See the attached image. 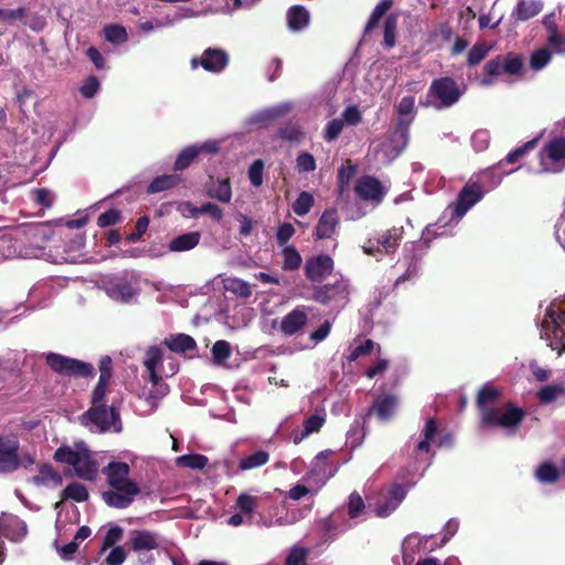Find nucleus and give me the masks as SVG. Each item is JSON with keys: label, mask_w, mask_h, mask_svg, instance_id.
I'll list each match as a JSON object with an SVG mask.
<instances>
[{"label": "nucleus", "mask_w": 565, "mask_h": 565, "mask_svg": "<svg viewBox=\"0 0 565 565\" xmlns=\"http://www.w3.org/2000/svg\"><path fill=\"white\" fill-rule=\"evenodd\" d=\"M365 512V503L362 497L356 492H352L348 500V514L351 519L361 518Z\"/></svg>", "instance_id": "5fc2aeb1"}, {"label": "nucleus", "mask_w": 565, "mask_h": 565, "mask_svg": "<svg viewBox=\"0 0 565 565\" xmlns=\"http://www.w3.org/2000/svg\"><path fill=\"white\" fill-rule=\"evenodd\" d=\"M462 90L450 77L435 79L429 88L430 105L440 110L455 105L461 97Z\"/></svg>", "instance_id": "0eeeda50"}, {"label": "nucleus", "mask_w": 565, "mask_h": 565, "mask_svg": "<svg viewBox=\"0 0 565 565\" xmlns=\"http://www.w3.org/2000/svg\"><path fill=\"white\" fill-rule=\"evenodd\" d=\"M278 135L281 139L291 142L300 141L302 138L301 128L296 124H288L285 127L280 128Z\"/></svg>", "instance_id": "680f3d73"}, {"label": "nucleus", "mask_w": 565, "mask_h": 565, "mask_svg": "<svg viewBox=\"0 0 565 565\" xmlns=\"http://www.w3.org/2000/svg\"><path fill=\"white\" fill-rule=\"evenodd\" d=\"M316 159L309 152H300L296 159V168L299 172H311L316 170Z\"/></svg>", "instance_id": "052dcab7"}, {"label": "nucleus", "mask_w": 565, "mask_h": 565, "mask_svg": "<svg viewBox=\"0 0 565 565\" xmlns=\"http://www.w3.org/2000/svg\"><path fill=\"white\" fill-rule=\"evenodd\" d=\"M264 162L260 159L255 160L248 169V179L250 183L258 188L263 184Z\"/></svg>", "instance_id": "e2e57ef3"}, {"label": "nucleus", "mask_w": 565, "mask_h": 565, "mask_svg": "<svg viewBox=\"0 0 565 565\" xmlns=\"http://www.w3.org/2000/svg\"><path fill=\"white\" fill-rule=\"evenodd\" d=\"M201 234L199 232H189L172 238L168 248L171 252L181 253L193 249L200 243Z\"/></svg>", "instance_id": "c756f323"}, {"label": "nucleus", "mask_w": 565, "mask_h": 565, "mask_svg": "<svg viewBox=\"0 0 565 565\" xmlns=\"http://www.w3.org/2000/svg\"><path fill=\"white\" fill-rule=\"evenodd\" d=\"M163 540L156 533L148 530H134L129 534L130 548L139 554L137 565H153L152 556H142L146 552L162 547Z\"/></svg>", "instance_id": "1a4fd4ad"}, {"label": "nucleus", "mask_w": 565, "mask_h": 565, "mask_svg": "<svg viewBox=\"0 0 565 565\" xmlns=\"http://www.w3.org/2000/svg\"><path fill=\"white\" fill-rule=\"evenodd\" d=\"M103 32L106 41L110 43H125L128 40L126 29L118 24H108Z\"/></svg>", "instance_id": "603ef678"}, {"label": "nucleus", "mask_w": 565, "mask_h": 565, "mask_svg": "<svg viewBox=\"0 0 565 565\" xmlns=\"http://www.w3.org/2000/svg\"><path fill=\"white\" fill-rule=\"evenodd\" d=\"M53 459L72 469L74 476L85 481H94L99 473V462L84 440L62 444L53 454Z\"/></svg>", "instance_id": "f03ea898"}, {"label": "nucleus", "mask_w": 565, "mask_h": 565, "mask_svg": "<svg viewBox=\"0 0 565 565\" xmlns=\"http://www.w3.org/2000/svg\"><path fill=\"white\" fill-rule=\"evenodd\" d=\"M320 489L315 488V483L312 481H302L294 486L287 493V498L291 500H300L307 494H316Z\"/></svg>", "instance_id": "8fccbe9b"}, {"label": "nucleus", "mask_w": 565, "mask_h": 565, "mask_svg": "<svg viewBox=\"0 0 565 565\" xmlns=\"http://www.w3.org/2000/svg\"><path fill=\"white\" fill-rule=\"evenodd\" d=\"M535 477L541 483H553L558 479L559 471L555 465L544 462L536 468Z\"/></svg>", "instance_id": "49530a36"}, {"label": "nucleus", "mask_w": 565, "mask_h": 565, "mask_svg": "<svg viewBox=\"0 0 565 565\" xmlns=\"http://www.w3.org/2000/svg\"><path fill=\"white\" fill-rule=\"evenodd\" d=\"M308 320L303 308H296L282 317L280 321V331L286 335H292L298 332Z\"/></svg>", "instance_id": "cd10ccee"}, {"label": "nucleus", "mask_w": 565, "mask_h": 565, "mask_svg": "<svg viewBox=\"0 0 565 565\" xmlns=\"http://www.w3.org/2000/svg\"><path fill=\"white\" fill-rule=\"evenodd\" d=\"M164 344L173 352L184 353L196 347L194 339L188 334L179 333L166 338Z\"/></svg>", "instance_id": "f704fd0d"}, {"label": "nucleus", "mask_w": 565, "mask_h": 565, "mask_svg": "<svg viewBox=\"0 0 565 565\" xmlns=\"http://www.w3.org/2000/svg\"><path fill=\"white\" fill-rule=\"evenodd\" d=\"M541 338L558 354L565 351V296L546 306L541 319Z\"/></svg>", "instance_id": "20e7f679"}, {"label": "nucleus", "mask_w": 565, "mask_h": 565, "mask_svg": "<svg viewBox=\"0 0 565 565\" xmlns=\"http://www.w3.org/2000/svg\"><path fill=\"white\" fill-rule=\"evenodd\" d=\"M339 225L338 212L334 209L326 210L320 216L315 231L317 239L330 238Z\"/></svg>", "instance_id": "a878e982"}, {"label": "nucleus", "mask_w": 565, "mask_h": 565, "mask_svg": "<svg viewBox=\"0 0 565 565\" xmlns=\"http://www.w3.org/2000/svg\"><path fill=\"white\" fill-rule=\"evenodd\" d=\"M119 419L113 407L103 404L93 405L82 417V422L92 430L105 431L114 427Z\"/></svg>", "instance_id": "9b49d317"}, {"label": "nucleus", "mask_w": 565, "mask_h": 565, "mask_svg": "<svg viewBox=\"0 0 565 565\" xmlns=\"http://www.w3.org/2000/svg\"><path fill=\"white\" fill-rule=\"evenodd\" d=\"M100 83L95 76H89L85 79L83 85L79 88L81 94L85 98H92L96 95V93L99 90Z\"/></svg>", "instance_id": "338daca9"}, {"label": "nucleus", "mask_w": 565, "mask_h": 565, "mask_svg": "<svg viewBox=\"0 0 565 565\" xmlns=\"http://www.w3.org/2000/svg\"><path fill=\"white\" fill-rule=\"evenodd\" d=\"M181 178L177 174H163L157 177L148 186V193H158L179 184Z\"/></svg>", "instance_id": "58836bf2"}, {"label": "nucleus", "mask_w": 565, "mask_h": 565, "mask_svg": "<svg viewBox=\"0 0 565 565\" xmlns=\"http://www.w3.org/2000/svg\"><path fill=\"white\" fill-rule=\"evenodd\" d=\"M490 50L491 46L486 43L476 44L468 53V64L471 66L477 65L487 56Z\"/></svg>", "instance_id": "bf43d9fd"}, {"label": "nucleus", "mask_w": 565, "mask_h": 565, "mask_svg": "<svg viewBox=\"0 0 565 565\" xmlns=\"http://www.w3.org/2000/svg\"><path fill=\"white\" fill-rule=\"evenodd\" d=\"M179 466L191 469H203L207 463V458L203 455H183L177 458Z\"/></svg>", "instance_id": "4d7b16f0"}, {"label": "nucleus", "mask_w": 565, "mask_h": 565, "mask_svg": "<svg viewBox=\"0 0 565 565\" xmlns=\"http://www.w3.org/2000/svg\"><path fill=\"white\" fill-rule=\"evenodd\" d=\"M334 455L332 450L320 451L312 460L310 470L302 478V481H312L316 489H321L332 478L339 467L330 461Z\"/></svg>", "instance_id": "9d476101"}, {"label": "nucleus", "mask_w": 565, "mask_h": 565, "mask_svg": "<svg viewBox=\"0 0 565 565\" xmlns=\"http://www.w3.org/2000/svg\"><path fill=\"white\" fill-rule=\"evenodd\" d=\"M326 423V412L323 409L316 411L315 414L306 418L303 427L300 430L294 431L291 440L294 444H300L309 435L317 433Z\"/></svg>", "instance_id": "393cba45"}, {"label": "nucleus", "mask_w": 565, "mask_h": 565, "mask_svg": "<svg viewBox=\"0 0 565 565\" xmlns=\"http://www.w3.org/2000/svg\"><path fill=\"white\" fill-rule=\"evenodd\" d=\"M228 63V55L221 49H206L200 58H192V67H196L199 64L209 72L220 73Z\"/></svg>", "instance_id": "6ab92c4d"}, {"label": "nucleus", "mask_w": 565, "mask_h": 565, "mask_svg": "<svg viewBox=\"0 0 565 565\" xmlns=\"http://www.w3.org/2000/svg\"><path fill=\"white\" fill-rule=\"evenodd\" d=\"M490 142V134L486 129H479L471 136V143L476 151H483Z\"/></svg>", "instance_id": "69168bd1"}, {"label": "nucleus", "mask_w": 565, "mask_h": 565, "mask_svg": "<svg viewBox=\"0 0 565 565\" xmlns=\"http://www.w3.org/2000/svg\"><path fill=\"white\" fill-rule=\"evenodd\" d=\"M397 21L395 17H388L384 25V44L388 49L395 45Z\"/></svg>", "instance_id": "0e129e2a"}, {"label": "nucleus", "mask_w": 565, "mask_h": 565, "mask_svg": "<svg viewBox=\"0 0 565 565\" xmlns=\"http://www.w3.org/2000/svg\"><path fill=\"white\" fill-rule=\"evenodd\" d=\"M396 129L391 140L382 145V152L388 161L399 156L408 143V129L416 116L415 98L403 97L396 105Z\"/></svg>", "instance_id": "39448f33"}, {"label": "nucleus", "mask_w": 565, "mask_h": 565, "mask_svg": "<svg viewBox=\"0 0 565 565\" xmlns=\"http://www.w3.org/2000/svg\"><path fill=\"white\" fill-rule=\"evenodd\" d=\"M355 192L361 199L379 204L386 190L377 179L366 175L358 180Z\"/></svg>", "instance_id": "412c9836"}, {"label": "nucleus", "mask_w": 565, "mask_h": 565, "mask_svg": "<svg viewBox=\"0 0 565 565\" xmlns=\"http://www.w3.org/2000/svg\"><path fill=\"white\" fill-rule=\"evenodd\" d=\"M499 392L492 385H484L477 398L478 407L481 412V424L483 426H499L510 431L521 423L524 416L522 408L512 404H504L498 407H488V405L497 399Z\"/></svg>", "instance_id": "7ed1b4c3"}, {"label": "nucleus", "mask_w": 565, "mask_h": 565, "mask_svg": "<svg viewBox=\"0 0 565 565\" xmlns=\"http://www.w3.org/2000/svg\"><path fill=\"white\" fill-rule=\"evenodd\" d=\"M537 396L544 404L552 403L565 396V383L545 385L537 392Z\"/></svg>", "instance_id": "ea45409f"}, {"label": "nucleus", "mask_w": 565, "mask_h": 565, "mask_svg": "<svg viewBox=\"0 0 565 565\" xmlns=\"http://www.w3.org/2000/svg\"><path fill=\"white\" fill-rule=\"evenodd\" d=\"M407 490L399 484H392L383 490L374 504L377 516L385 518L394 512L405 499Z\"/></svg>", "instance_id": "dca6fc26"}, {"label": "nucleus", "mask_w": 565, "mask_h": 565, "mask_svg": "<svg viewBox=\"0 0 565 565\" xmlns=\"http://www.w3.org/2000/svg\"><path fill=\"white\" fill-rule=\"evenodd\" d=\"M294 108L292 103L282 102L280 104L274 105L271 107L262 109L254 115H252L248 119L249 125H257L259 127H264L269 125L270 122L286 116Z\"/></svg>", "instance_id": "aec40b11"}, {"label": "nucleus", "mask_w": 565, "mask_h": 565, "mask_svg": "<svg viewBox=\"0 0 565 565\" xmlns=\"http://www.w3.org/2000/svg\"><path fill=\"white\" fill-rule=\"evenodd\" d=\"M282 268L285 270H295L301 265L302 258L294 246H285L281 250Z\"/></svg>", "instance_id": "de8ad7c7"}, {"label": "nucleus", "mask_w": 565, "mask_h": 565, "mask_svg": "<svg viewBox=\"0 0 565 565\" xmlns=\"http://www.w3.org/2000/svg\"><path fill=\"white\" fill-rule=\"evenodd\" d=\"M403 227H393L384 232L377 238V244L384 249L386 254L395 252L398 247L401 239L403 238Z\"/></svg>", "instance_id": "72a5a7b5"}, {"label": "nucleus", "mask_w": 565, "mask_h": 565, "mask_svg": "<svg viewBox=\"0 0 565 565\" xmlns=\"http://www.w3.org/2000/svg\"><path fill=\"white\" fill-rule=\"evenodd\" d=\"M523 70V60L520 55L509 53L507 55H499L489 61L484 65L487 76L480 79V85L488 87L493 84V76L501 74L518 75Z\"/></svg>", "instance_id": "6e6552de"}, {"label": "nucleus", "mask_w": 565, "mask_h": 565, "mask_svg": "<svg viewBox=\"0 0 565 565\" xmlns=\"http://www.w3.org/2000/svg\"><path fill=\"white\" fill-rule=\"evenodd\" d=\"M431 540L433 535H420L418 533L406 536L402 546L404 565H413L417 555L438 548V544Z\"/></svg>", "instance_id": "ddd939ff"}, {"label": "nucleus", "mask_w": 565, "mask_h": 565, "mask_svg": "<svg viewBox=\"0 0 565 565\" xmlns=\"http://www.w3.org/2000/svg\"><path fill=\"white\" fill-rule=\"evenodd\" d=\"M257 505H258L257 497L250 495L248 493H242L238 495V498L236 500L235 509L237 510V512L245 515L247 520L252 521Z\"/></svg>", "instance_id": "4c0bfd02"}, {"label": "nucleus", "mask_w": 565, "mask_h": 565, "mask_svg": "<svg viewBox=\"0 0 565 565\" xmlns=\"http://www.w3.org/2000/svg\"><path fill=\"white\" fill-rule=\"evenodd\" d=\"M41 249L42 246L36 244L35 246L31 247L30 250H18V248L12 245V238L10 236H2L0 238V252L4 258L14 257L18 254L26 257H39Z\"/></svg>", "instance_id": "7c9ffc66"}, {"label": "nucleus", "mask_w": 565, "mask_h": 565, "mask_svg": "<svg viewBox=\"0 0 565 565\" xmlns=\"http://www.w3.org/2000/svg\"><path fill=\"white\" fill-rule=\"evenodd\" d=\"M310 14L301 6H294L287 13L288 26L291 31H300L309 24Z\"/></svg>", "instance_id": "473e14b6"}, {"label": "nucleus", "mask_w": 565, "mask_h": 565, "mask_svg": "<svg viewBox=\"0 0 565 565\" xmlns=\"http://www.w3.org/2000/svg\"><path fill=\"white\" fill-rule=\"evenodd\" d=\"M192 14L189 13V10H182L175 12L172 17L166 15L161 19H152V20H146V21H139L138 28L140 31L145 33H150L159 29L172 26L174 23L181 21L184 18H189Z\"/></svg>", "instance_id": "bb28decb"}, {"label": "nucleus", "mask_w": 565, "mask_h": 565, "mask_svg": "<svg viewBox=\"0 0 565 565\" xmlns=\"http://www.w3.org/2000/svg\"><path fill=\"white\" fill-rule=\"evenodd\" d=\"M46 363L52 370L64 375L88 376L93 372L90 364L56 353H49Z\"/></svg>", "instance_id": "4468645a"}, {"label": "nucleus", "mask_w": 565, "mask_h": 565, "mask_svg": "<svg viewBox=\"0 0 565 565\" xmlns=\"http://www.w3.org/2000/svg\"><path fill=\"white\" fill-rule=\"evenodd\" d=\"M33 482L38 486L58 487L62 484V476L50 465H43L39 469V473L33 477Z\"/></svg>", "instance_id": "c9c22d12"}, {"label": "nucleus", "mask_w": 565, "mask_h": 565, "mask_svg": "<svg viewBox=\"0 0 565 565\" xmlns=\"http://www.w3.org/2000/svg\"><path fill=\"white\" fill-rule=\"evenodd\" d=\"M231 344L225 340H218L212 347V356L216 364H224L231 356Z\"/></svg>", "instance_id": "864d4df0"}, {"label": "nucleus", "mask_w": 565, "mask_h": 565, "mask_svg": "<svg viewBox=\"0 0 565 565\" xmlns=\"http://www.w3.org/2000/svg\"><path fill=\"white\" fill-rule=\"evenodd\" d=\"M198 154V149L193 145L184 148L177 157L174 169L178 171L186 169Z\"/></svg>", "instance_id": "6e6d98bb"}, {"label": "nucleus", "mask_w": 565, "mask_h": 565, "mask_svg": "<svg viewBox=\"0 0 565 565\" xmlns=\"http://www.w3.org/2000/svg\"><path fill=\"white\" fill-rule=\"evenodd\" d=\"M483 198V192L477 183H469L460 191L454 206H449L451 217L460 220L477 202Z\"/></svg>", "instance_id": "f3484780"}, {"label": "nucleus", "mask_w": 565, "mask_h": 565, "mask_svg": "<svg viewBox=\"0 0 565 565\" xmlns=\"http://www.w3.org/2000/svg\"><path fill=\"white\" fill-rule=\"evenodd\" d=\"M269 460V455L267 451L258 450L246 458L242 459L239 462V468L242 470H250L266 465Z\"/></svg>", "instance_id": "09e8293b"}, {"label": "nucleus", "mask_w": 565, "mask_h": 565, "mask_svg": "<svg viewBox=\"0 0 565 565\" xmlns=\"http://www.w3.org/2000/svg\"><path fill=\"white\" fill-rule=\"evenodd\" d=\"M552 54L547 49H540L535 51L530 58L531 68L540 71L545 67L551 61Z\"/></svg>", "instance_id": "13d9d810"}, {"label": "nucleus", "mask_w": 565, "mask_h": 565, "mask_svg": "<svg viewBox=\"0 0 565 565\" xmlns=\"http://www.w3.org/2000/svg\"><path fill=\"white\" fill-rule=\"evenodd\" d=\"M223 288L225 291L231 292L239 298H249L253 294V288L247 281L237 277H225L222 279Z\"/></svg>", "instance_id": "2f4dec72"}, {"label": "nucleus", "mask_w": 565, "mask_h": 565, "mask_svg": "<svg viewBox=\"0 0 565 565\" xmlns=\"http://www.w3.org/2000/svg\"><path fill=\"white\" fill-rule=\"evenodd\" d=\"M160 361H161L160 349H158L156 347L148 349L143 364L149 372L150 382L154 383V384H158V375H157L156 369Z\"/></svg>", "instance_id": "37998d69"}, {"label": "nucleus", "mask_w": 565, "mask_h": 565, "mask_svg": "<svg viewBox=\"0 0 565 565\" xmlns=\"http://www.w3.org/2000/svg\"><path fill=\"white\" fill-rule=\"evenodd\" d=\"M169 392V387L166 383H162L160 381V377L158 376V384L152 383V390L149 392H143L142 397L145 398L146 403L153 409L158 402L164 397Z\"/></svg>", "instance_id": "79ce46f5"}, {"label": "nucleus", "mask_w": 565, "mask_h": 565, "mask_svg": "<svg viewBox=\"0 0 565 565\" xmlns=\"http://www.w3.org/2000/svg\"><path fill=\"white\" fill-rule=\"evenodd\" d=\"M105 291L113 300L129 303L139 295V287L129 280L115 279L106 284Z\"/></svg>", "instance_id": "a211bd4d"}, {"label": "nucleus", "mask_w": 565, "mask_h": 565, "mask_svg": "<svg viewBox=\"0 0 565 565\" xmlns=\"http://www.w3.org/2000/svg\"><path fill=\"white\" fill-rule=\"evenodd\" d=\"M313 202V196L309 192L302 191L294 202L292 210L298 216H305L310 212Z\"/></svg>", "instance_id": "3c124183"}, {"label": "nucleus", "mask_w": 565, "mask_h": 565, "mask_svg": "<svg viewBox=\"0 0 565 565\" xmlns=\"http://www.w3.org/2000/svg\"><path fill=\"white\" fill-rule=\"evenodd\" d=\"M110 490L104 491V502L115 509H126L140 493L139 486L129 479L130 468L126 462L111 461L103 468Z\"/></svg>", "instance_id": "f257e3e1"}, {"label": "nucleus", "mask_w": 565, "mask_h": 565, "mask_svg": "<svg viewBox=\"0 0 565 565\" xmlns=\"http://www.w3.org/2000/svg\"><path fill=\"white\" fill-rule=\"evenodd\" d=\"M343 129V120L340 118H335L330 120L327 124L326 130H324V139L328 141H332L339 137Z\"/></svg>", "instance_id": "774afa93"}, {"label": "nucleus", "mask_w": 565, "mask_h": 565, "mask_svg": "<svg viewBox=\"0 0 565 565\" xmlns=\"http://www.w3.org/2000/svg\"><path fill=\"white\" fill-rule=\"evenodd\" d=\"M349 281L341 277L333 285L319 287L315 292V299L324 305L344 306L349 300Z\"/></svg>", "instance_id": "2eb2a0df"}, {"label": "nucleus", "mask_w": 565, "mask_h": 565, "mask_svg": "<svg viewBox=\"0 0 565 565\" xmlns=\"http://www.w3.org/2000/svg\"><path fill=\"white\" fill-rule=\"evenodd\" d=\"M34 462L33 454L19 451V441L14 436H0V473L28 468Z\"/></svg>", "instance_id": "423d86ee"}, {"label": "nucleus", "mask_w": 565, "mask_h": 565, "mask_svg": "<svg viewBox=\"0 0 565 565\" xmlns=\"http://www.w3.org/2000/svg\"><path fill=\"white\" fill-rule=\"evenodd\" d=\"M0 534L12 542H20L28 534L26 523L15 515L3 514L0 519Z\"/></svg>", "instance_id": "5701e85b"}, {"label": "nucleus", "mask_w": 565, "mask_h": 565, "mask_svg": "<svg viewBox=\"0 0 565 565\" xmlns=\"http://www.w3.org/2000/svg\"><path fill=\"white\" fill-rule=\"evenodd\" d=\"M439 435L438 426L434 418H428L422 430V439L418 441L416 449L419 452H429L431 445L436 444L438 447H444L450 440L448 436L441 437L437 440Z\"/></svg>", "instance_id": "b1692460"}, {"label": "nucleus", "mask_w": 565, "mask_h": 565, "mask_svg": "<svg viewBox=\"0 0 565 565\" xmlns=\"http://www.w3.org/2000/svg\"><path fill=\"white\" fill-rule=\"evenodd\" d=\"M308 555L309 548L296 544L287 551L284 565H307Z\"/></svg>", "instance_id": "c03bdc74"}, {"label": "nucleus", "mask_w": 565, "mask_h": 565, "mask_svg": "<svg viewBox=\"0 0 565 565\" xmlns=\"http://www.w3.org/2000/svg\"><path fill=\"white\" fill-rule=\"evenodd\" d=\"M333 259L328 255H318L306 262V276L311 281H321L333 270Z\"/></svg>", "instance_id": "4be33fe9"}, {"label": "nucleus", "mask_w": 565, "mask_h": 565, "mask_svg": "<svg viewBox=\"0 0 565 565\" xmlns=\"http://www.w3.org/2000/svg\"><path fill=\"white\" fill-rule=\"evenodd\" d=\"M397 398L393 395H383L374 402L371 413H374L382 422L388 420L396 412Z\"/></svg>", "instance_id": "c85d7f7f"}, {"label": "nucleus", "mask_w": 565, "mask_h": 565, "mask_svg": "<svg viewBox=\"0 0 565 565\" xmlns=\"http://www.w3.org/2000/svg\"><path fill=\"white\" fill-rule=\"evenodd\" d=\"M87 488L79 482H71L62 493L63 500H73L75 502H84L88 499Z\"/></svg>", "instance_id": "a19ab883"}, {"label": "nucleus", "mask_w": 565, "mask_h": 565, "mask_svg": "<svg viewBox=\"0 0 565 565\" xmlns=\"http://www.w3.org/2000/svg\"><path fill=\"white\" fill-rule=\"evenodd\" d=\"M207 195L222 203H228L232 199V188L227 179L217 180L211 184Z\"/></svg>", "instance_id": "e433bc0d"}, {"label": "nucleus", "mask_w": 565, "mask_h": 565, "mask_svg": "<svg viewBox=\"0 0 565 565\" xmlns=\"http://www.w3.org/2000/svg\"><path fill=\"white\" fill-rule=\"evenodd\" d=\"M542 9L540 2L536 1H522L518 4L514 15L520 21H526L535 17Z\"/></svg>", "instance_id": "a18cd8bd"}, {"label": "nucleus", "mask_w": 565, "mask_h": 565, "mask_svg": "<svg viewBox=\"0 0 565 565\" xmlns=\"http://www.w3.org/2000/svg\"><path fill=\"white\" fill-rule=\"evenodd\" d=\"M541 171L558 172L565 164V139L558 138L550 141L539 153Z\"/></svg>", "instance_id": "f8f14e48"}]
</instances>
